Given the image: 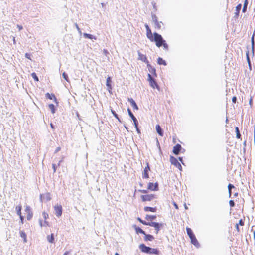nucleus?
<instances>
[{
    "mask_svg": "<svg viewBox=\"0 0 255 255\" xmlns=\"http://www.w3.org/2000/svg\"><path fill=\"white\" fill-rule=\"evenodd\" d=\"M52 168L53 169V172L55 173L56 171V166L55 164H52Z\"/></svg>",
    "mask_w": 255,
    "mask_h": 255,
    "instance_id": "nucleus-51",
    "label": "nucleus"
},
{
    "mask_svg": "<svg viewBox=\"0 0 255 255\" xmlns=\"http://www.w3.org/2000/svg\"><path fill=\"white\" fill-rule=\"evenodd\" d=\"M148 189L152 191H157L158 190V184L157 183L155 184L153 183H149L148 185Z\"/></svg>",
    "mask_w": 255,
    "mask_h": 255,
    "instance_id": "nucleus-7",
    "label": "nucleus"
},
{
    "mask_svg": "<svg viewBox=\"0 0 255 255\" xmlns=\"http://www.w3.org/2000/svg\"><path fill=\"white\" fill-rule=\"evenodd\" d=\"M254 137L255 138V125L254 127Z\"/></svg>",
    "mask_w": 255,
    "mask_h": 255,
    "instance_id": "nucleus-64",
    "label": "nucleus"
},
{
    "mask_svg": "<svg viewBox=\"0 0 255 255\" xmlns=\"http://www.w3.org/2000/svg\"><path fill=\"white\" fill-rule=\"evenodd\" d=\"M236 101H237V98H236V97H235V96H234V97H233L232 98V102H233V103H236Z\"/></svg>",
    "mask_w": 255,
    "mask_h": 255,
    "instance_id": "nucleus-54",
    "label": "nucleus"
},
{
    "mask_svg": "<svg viewBox=\"0 0 255 255\" xmlns=\"http://www.w3.org/2000/svg\"><path fill=\"white\" fill-rule=\"evenodd\" d=\"M128 111L129 116L130 117V118L132 119V120L134 119V118H135V117L134 116V115L133 114V113H132V112L131 111V110L129 108L128 109Z\"/></svg>",
    "mask_w": 255,
    "mask_h": 255,
    "instance_id": "nucleus-35",
    "label": "nucleus"
},
{
    "mask_svg": "<svg viewBox=\"0 0 255 255\" xmlns=\"http://www.w3.org/2000/svg\"><path fill=\"white\" fill-rule=\"evenodd\" d=\"M141 199L143 201H150L154 199L156 197L154 194H147L142 195L141 196Z\"/></svg>",
    "mask_w": 255,
    "mask_h": 255,
    "instance_id": "nucleus-3",
    "label": "nucleus"
},
{
    "mask_svg": "<svg viewBox=\"0 0 255 255\" xmlns=\"http://www.w3.org/2000/svg\"><path fill=\"white\" fill-rule=\"evenodd\" d=\"M248 3V0H245L244 3L243 7L242 9L243 12H245L247 11Z\"/></svg>",
    "mask_w": 255,
    "mask_h": 255,
    "instance_id": "nucleus-28",
    "label": "nucleus"
},
{
    "mask_svg": "<svg viewBox=\"0 0 255 255\" xmlns=\"http://www.w3.org/2000/svg\"><path fill=\"white\" fill-rule=\"evenodd\" d=\"M187 233L189 237V238H191L192 236H194V234H193L192 230L190 228H186Z\"/></svg>",
    "mask_w": 255,
    "mask_h": 255,
    "instance_id": "nucleus-25",
    "label": "nucleus"
},
{
    "mask_svg": "<svg viewBox=\"0 0 255 255\" xmlns=\"http://www.w3.org/2000/svg\"><path fill=\"white\" fill-rule=\"evenodd\" d=\"M173 205L175 207V208L177 209H178V206L177 205V204L175 203V202H173Z\"/></svg>",
    "mask_w": 255,
    "mask_h": 255,
    "instance_id": "nucleus-56",
    "label": "nucleus"
},
{
    "mask_svg": "<svg viewBox=\"0 0 255 255\" xmlns=\"http://www.w3.org/2000/svg\"><path fill=\"white\" fill-rule=\"evenodd\" d=\"M137 53H138V60H140L146 63H148V61L147 60L146 55L142 54L139 51H138Z\"/></svg>",
    "mask_w": 255,
    "mask_h": 255,
    "instance_id": "nucleus-9",
    "label": "nucleus"
},
{
    "mask_svg": "<svg viewBox=\"0 0 255 255\" xmlns=\"http://www.w3.org/2000/svg\"><path fill=\"white\" fill-rule=\"evenodd\" d=\"M163 24L161 21H160V22L157 21V22L154 23V26H155V28L160 29H161L162 25H163Z\"/></svg>",
    "mask_w": 255,
    "mask_h": 255,
    "instance_id": "nucleus-24",
    "label": "nucleus"
},
{
    "mask_svg": "<svg viewBox=\"0 0 255 255\" xmlns=\"http://www.w3.org/2000/svg\"><path fill=\"white\" fill-rule=\"evenodd\" d=\"M156 130L157 132L160 136H163V130L159 125H157L156 126Z\"/></svg>",
    "mask_w": 255,
    "mask_h": 255,
    "instance_id": "nucleus-16",
    "label": "nucleus"
},
{
    "mask_svg": "<svg viewBox=\"0 0 255 255\" xmlns=\"http://www.w3.org/2000/svg\"><path fill=\"white\" fill-rule=\"evenodd\" d=\"M39 224H40L41 227H42V226H43V225L42 224V220H39Z\"/></svg>",
    "mask_w": 255,
    "mask_h": 255,
    "instance_id": "nucleus-62",
    "label": "nucleus"
},
{
    "mask_svg": "<svg viewBox=\"0 0 255 255\" xmlns=\"http://www.w3.org/2000/svg\"><path fill=\"white\" fill-rule=\"evenodd\" d=\"M145 241H152L154 239V237L150 234H146L145 233Z\"/></svg>",
    "mask_w": 255,
    "mask_h": 255,
    "instance_id": "nucleus-21",
    "label": "nucleus"
},
{
    "mask_svg": "<svg viewBox=\"0 0 255 255\" xmlns=\"http://www.w3.org/2000/svg\"><path fill=\"white\" fill-rule=\"evenodd\" d=\"M46 198L47 201H49L51 200V198L50 197V194L47 193L46 195Z\"/></svg>",
    "mask_w": 255,
    "mask_h": 255,
    "instance_id": "nucleus-48",
    "label": "nucleus"
},
{
    "mask_svg": "<svg viewBox=\"0 0 255 255\" xmlns=\"http://www.w3.org/2000/svg\"><path fill=\"white\" fill-rule=\"evenodd\" d=\"M138 220L142 224L145 225H148V222H147L145 221H143L142 220V219H141V218H138Z\"/></svg>",
    "mask_w": 255,
    "mask_h": 255,
    "instance_id": "nucleus-41",
    "label": "nucleus"
},
{
    "mask_svg": "<svg viewBox=\"0 0 255 255\" xmlns=\"http://www.w3.org/2000/svg\"><path fill=\"white\" fill-rule=\"evenodd\" d=\"M31 218V216L29 214L27 217V218L28 220H30Z\"/></svg>",
    "mask_w": 255,
    "mask_h": 255,
    "instance_id": "nucleus-63",
    "label": "nucleus"
},
{
    "mask_svg": "<svg viewBox=\"0 0 255 255\" xmlns=\"http://www.w3.org/2000/svg\"><path fill=\"white\" fill-rule=\"evenodd\" d=\"M182 149V147L180 144H177L173 147V152L175 155H178Z\"/></svg>",
    "mask_w": 255,
    "mask_h": 255,
    "instance_id": "nucleus-8",
    "label": "nucleus"
},
{
    "mask_svg": "<svg viewBox=\"0 0 255 255\" xmlns=\"http://www.w3.org/2000/svg\"><path fill=\"white\" fill-rule=\"evenodd\" d=\"M149 170H150V167L149 166V164L148 163H147V166L144 168V171H143V175H142L143 178H149L148 171Z\"/></svg>",
    "mask_w": 255,
    "mask_h": 255,
    "instance_id": "nucleus-12",
    "label": "nucleus"
},
{
    "mask_svg": "<svg viewBox=\"0 0 255 255\" xmlns=\"http://www.w3.org/2000/svg\"><path fill=\"white\" fill-rule=\"evenodd\" d=\"M83 36L85 38H88V39H94V40L97 39V38L96 36H95L93 35L90 34L86 33H84L83 34Z\"/></svg>",
    "mask_w": 255,
    "mask_h": 255,
    "instance_id": "nucleus-18",
    "label": "nucleus"
},
{
    "mask_svg": "<svg viewBox=\"0 0 255 255\" xmlns=\"http://www.w3.org/2000/svg\"><path fill=\"white\" fill-rule=\"evenodd\" d=\"M162 46H163V48H164V49H165L166 50H167L168 49V45L166 43L165 41V42H163V44Z\"/></svg>",
    "mask_w": 255,
    "mask_h": 255,
    "instance_id": "nucleus-42",
    "label": "nucleus"
},
{
    "mask_svg": "<svg viewBox=\"0 0 255 255\" xmlns=\"http://www.w3.org/2000/svg\"><path fill=\"white\" fill-rule=\"evenodd\" d=\"M159 253V251L157 249L150 248V252H149V254L158 255Z\"/></svg>",
    "mask_w": 255,
    "mask_h": 255,
    "instance_id": "nucleus-22",
    "label": "nucleus"
},
{
    "mask_svg": "<svg viewBox=\"0 0 255 255\" xmlns=\"http://www.w3.org/2000/svg\"><path fill=\"white\" fill-rule=\"evenodd\" d=\"M47 239L49 243H54V234H51L50 235L47 236Z\"/></svg>",
    "mask_w": 255,
    "mask_h": 255,
    "instance_id": "nucleus-19",
    "label": "nucleus"
},
{
    "mask_svg": "<svg viewBox=\"0 0 255 255\" xmlns=\"http://www.w3.org/2000/svg\"><path fill=\"white\" fill-rule=\"evenodd\" d=\"M235 130H236V137L238 138V139H240L241 138V134L240 133V131H239V129L238 128V127H236L235 128Z\"/></svg>",
    "mask_w": 255,
    "mask_h": 255,
    "instance_id": "nucleus-31",
    "label": "nucleus"
},
{
    "mask_svg": "<svg viewBox=\"0 0 255 255\" xmlns=\"http://www.w3.org/2000/svg\"><path fill=\"white\" fill-rule=\"evenodd\" d=\"M246 56H247V59L248 62L249 63V66H250V59H249V51H248L246 53Z\"/></svg>",
    "mask_w": 255,
    "mask_h": 255,
    "instance_id": "nucleus-47",
    "label": "nucleus"
},
{
    "mask_svg": "<svg viewBox=\"0 0 255 255\" xmlns=\"http://www.w3.org/2000/svg\"><path fill=\"white\" fill-rule=\"evenodd\" d=\"M43 226H49L48 223L47 221H45Z\"/></svg>",
    "mask_w": 255,
    "mask_h": 255,
    "instance_id": "nucleus-59",
    "label": "nucleus"
},
{
    "mask_svg": "<svg viewBox=\"0 0 255 255\" xmlns=\"http://www.w3.org/2000/svg\"><path fill=\"white\" fill-rule=\"evenodd\" d=\"M147 66L150 72H151L152 74H154L155 76H156L155 69L149 64L147 65Z\"/></svg>",
    "mask_w": 255,
    "mask_h": 255,
    "instance_id": "nucleus-20",
    "label": "nucleus"
},
{
    "mask_svg": "<svg viewBox=\"0 0 255 255\" xmlns=\"http://www.w3.org/2000/svg\"><path fill=\"white\" fill-rule=\"evenodd\" d=\"M112 80L110 77H108L106 80V86L111 85Z\"/></svg>",
    "mask_w": 255,
    "mask_h": 255,
    "instance_id": "nucleus-39",
    "label": "nucleus"
},
{
    "mask_svg": "<svg viewBox=\"0 0 255 255\" xmlns=\"http://www.w3.org/2000/svg\"><path fill=\"white\" fill-rule=\"evenodd\" d=\"M49 108L51 110V112L54 114L55 112V106L53 104L49 105Z\"/></svg>",
    "mask_w": 255,
    "mask_h": 255,
    "instance_id": "nucleus-33",
    "label": "nucleus"
},
{
    "mask_svg": "<svg viewBox=\"0 0 255 255\" xmlns=\"http://www.w3.org/2000/svg\"><path fill=\"white\" fill-rule=\"evenodd\" d=\"M135 229L137 233H141L145 235V232L140 228L135 226Z\"/></svg>",
    "mask_w": 255,
    "mask_h": 255,
    "instance_id": "nucleus-27",
    "label": "nucleus"
},
{
    "mask_svg": "<svg viewBox=\"0 0 255 255\" xmlns=\"http://www.w3.org/2000/svg\"><path fill=\"white\" fill-rule=\"evenodd\" d=\"M156 218V215H147L145 217V219L147 220H155Z\"/></svg>",
    "mask_w": 255,
    "mask_h": 255,
    "instance_id": "nucleus-26",
    "label": "nucleus"
},
{
    "mask_svg": "<svg viewBox=\"0 0 255 255\" xmlns=\"http://www.w3.org/2000/svg\"><path fill=\"white\" fill-rule=\"evenodd\" d=\"M19 217H20V220L21 221V222L23 223V217L22 216H21V214H20V215H19Z\"/></svg>",
    "mask_w": 255,
    "mask_h": 255,
    "instance_id": "nucleus-58",
    "label": "nucleus"
},
{
    "mask_svg": "<svg viewBox=\"0 0 255 255\" xmlns=\"http://www.w3.org/2000/svg\"><path fill=\"white\" fill-rule=\"evenodd\" d=\"M140 192L142 193H147V190H140Z\"/></svg>",
    "mask_w": 255,
    "mask_h": 255,
    "instance_id": "nucleus-61",
    "label": "nucleus"
},
{
    "mask_svg": "<svg viewBox=\"0 0 255 255\" xmlns=\"http://www.w3.org/2000/svg\"><path fill=\"white\" fill-rule=\"evenodd\" d=\"M107 87L108 90L109 92H110L111 90H112V85H110L109 86H107Z\"/></svg>",
    "mask_w": 255,
    "mask_h": 255,
    "instance_id": "nucleus-52",
    "label": "nucleus"
},
{
    "mask_svg": "<svg viewBox=\"0 0 255 255\" xmlns=\"http://www.w3.org/2000/svg\"><path fill=\"white\" fill-rule=\"evenodd\" d=\"M132 120L133 121L135 128H137V127H138V122L137 119L136 118H134V119H132Z\"/></svg>",
    "mask_w": 255,
    "mask_h": 255,
    "instance_id": "nucleus-40",
    "label": "nucleus"
},
{
    "mask_svg": "<svg viewBox=\"0 0 255 255\" xmlns=\"http://www.w3.org/2000/svg\"><path fill=\"white\" fill-rule=\"evenodd\" d=\"M145 27L146 29V35H147V38L149 39H152V37H153V35H152L151 30L150 29L149 26L147 24H145Z\"/></svg>",
    "mask_w": 255,
    "mask_h": 255,
    "instance_id": "nucleus-11",
    "label": "nucleus"
},
{
    "mask_svg": "<svg viewBox=\"0 0 255 255\" xmlns=\"http://www.w3.org/2000/svg\"><path fill=\"white\" fill-rule=\"evenodd\" d=\"M144 210L146 212L150 211L152 212H155L156 211V208L146 206L144 208Z\"/></svg>",
    "mask_w": 255,
    "mask_h": 255,
    "instance_id": "nucleus-17",
    "label": "nucleus"
},
{
    "mask_svg": "<svg viewBox=\"0 0 255 255\" xmlns=\"http://www.w3.org/2000/svg\"><path fill=\"white\" fill-rule=\"evenodd\" d=\"M136 128V131H137V133H138V134H140V129H139L138 127H137V128Z\"/></svg>",
    "mask_w": 255,
    "mask_h": 255,
    "instance_id": "nucleus-57",
    "label": "nucleus"
},
{
    "mask_svg": "<svg viewBox=\"0 0 255 255\" xmlns=\"http://www.w3.org/2000/svg\"><path fill=\"white\" fill-rule=\"evenodd\" d=\"M191 240V242L192 244H193L195 246L198 248L200 247V244L197 240L195 235L192 236L191 238H190Z\"/></svg>",
    "mask_w": 255,
    "mask_h": 255,
    "instance_id": "nucleus-13",
    "label": "nucleus"
},
{
    "mask_svg": "<svg viewBox=\"0 0 255 255\" xmlns=\"http://www.w3.org/2000/svg\"><path fill=\"white\" fill-rule=\"evenodd\" d=\"M157 63L159 65H166V61L163 60L162 58L159 57L157 59Z\"/></svg>",
    "mask_w": 255,
    "mask_h": 255,
    "instance_id": "nucleus-23",
    "label": "nucleus"
},
{
    "mask_svg": "<svg viewBox=\"0 0 255 255\" xmlns=\"http://www.w3.org/2000/svg\"><path fill=\"white\" fill-rule=\"evenodd\" d=\"M150 40L152 42L154 41L156 43V45L158 47L162 46L163 42H165V40L163 38L162 36L156 32L153 33L152 39Z\"/></svg>",
    "mask_w": 255,
    "mask_h": 255,
    "instance_id": "nucleus-1",
    "label": "nucleus"
},
{
    "mask_svg": "<svg viewBox=\"0 0 255 255\" xmlns=\"http://www.w3.org/2000/svg\"><path fill=\"white\" fill-rule=\"evenodd\" d=\"M128 101L130 102L131 105L133 107V108L135 110H138V107L135 102V101L132 98H128Z\"/></svg>",
    "mask_w": 255,
    "mask_h": 255,
    "instance_id": "nucleus-15",
    "label": "nucleus"
},
{
    "mask_svg": "<svg viewBox=\"0 0 255 255\" xmlns=\"http://www.w3.org/2000/svg\"><path fill=\"white\" fill-rule=\"evenodd\" d=\"M229 205L231 207H233L235 206V202L233 200H230L229 201Z\"/></svg>",
    "mask_w": 255,
    "mask_h": 255,
    "instance_id": "nucleus-43",
    "label": "nucleus"
},
{
    "mask_svg": "<svg viewBox=\"0 0 255 255\" xmlns=\"http://www.w3.org/2000/svg\"><path fill=\"white\" fill-rule=\"evenodd\" d=\"M233 188H235V186L231 184H229V185L228 186V190H232V189H233Z\"/></svg>",
    "mask_w": 255,
    "mask_h": 255,
    "instance_id": "nucleus-46",
    "label": "nucleus"
},
{
    "mask_svg": "<svg viewBox=\"0 0 255 255\" xmlns=\"http://www.w3.org/2000/svg\"><path fill=\"white\" fill-rule=\"evenodd\" d=\"M25 57L27 58L30 59V55L29 54H28V53H26L25 54Z\"/></svg>",
    "mask_w": 255,
    "mask_h": 255,
    "instance_id": "nucleus-60",
    "label": "nucleus"
},
{
    "mask_svg": "<svg viewBox=\"0 0 255 255\" xmlns=\"http://www.w3.org/2000/svg\"><path fill=\"white\" fill-rule=\"evenodd\" d=\"M45 96L47 98L49 99H52L54 98L55 100H56V98L54 95H51L49 93H47L45 95Z\"/></svg>",
    "mask_w": 255,
    "mask_h": 255,
    "instance_id": "nucleus-29",
    "label": "nucleus"
},
{
    "mask_svg": "<svg viewBox=\"0 0 255 255\" xmlns=\"http://www.w3.org/2000/svg\"><path fill=\"white\" fill-rule=\"evenodd\" d=\"M148 225L154 227L156 230V234H157L158 233L159 231L160 230V226H162V224H160L159 223L155 222H148Z\"/></svg>",
    "mask_w": 255,
    "mask_h": 255,
    "instance_id": "nucleus-5",
    "label": "nucleus"
},
{
    "mask_svg": "<svg viewBox=\"0 0 255 255\" xmlns=\"http://www.w3.org/2000/svg\"><path fill=\"white\" fill-rule=\"evenodd\" d=\"M17 27L19 29V30H21L23 28L22 26L19 25H17Z\"/></svg>",
    "mask_w": 255,
    "mask_h": 255,
    "instance_id": "nucleus-55",
    "label": "nucleus"
},
{
    "mask_svg": "<svg viewBox=\"0 0 255 255\" xmlns=\"http://www.w3.org/2000/svg\"><path fill=\"white\" fill-rule=\"evenodd\" d=\"M242 8V4H239L236 7V12H235L234 17H238L239 15L240 11L241 10Z\"/></svg>",
    "mask_w": 255,
    "mask_h": 255,
    "instance_id": "nucleus-14",
    "label": "nucleus"
},
{
    "mask_svg": "<svg viewBox=\"0 0 255 255\" xmlns=\"http://www.w3.org/2000/svg\"><path fill=\"white\" fill-rule=\"evenodd\" d=\"M75 26L76 28V29H77L78 32L81 34H82V32H81V30H80V28L79 27L78 24L77 23H75Z\"/></svg>",
    "mask_w": 255,
    "mask_h": 255,
    "instance_id": "nucleus-44",
    "label": "nucleus"
},
{
    "mask_svg": "<svg viewBox=\"0 0 255 255\" xmlns=\"http://www.w3.org/2000/svg\"><path fill=\"white\" fill-rule=\"evenodd\" d=\"M21 209H22V206L21 205L16 206V210L17 214L18 215H20V214H21Z\"/></svg>",
    "mask_w": 255,
    "mask_h": 255,
    "instance_id": "nucleus-32",
    "label": "nucleus"
},
{
    "mask_svg": "<svg viewBox=\"0 0 255 255\" xmlns=\"http://www.w3.org/2000/svg\"><path fill=\"white\" fill-rule=\"evenodd\" d=\"M31 76L34 79L35 81H38L39 80L38 77H37L35 73H32L31 74Z\"/></svg>",
    "mask_w": 255,
    "mask_h": 255,
    "instance_id": "nucleus-38",
    "label": "nucleus"
},
{
    "mask_svg": "<svg viewBox=\"0 0 255 255\" xmlns=\"http://www.w3.org/2000/svg\"><path fill=\"white\" fill-rule=\"evenodd\" d=\"M150 247H147L143 244H140L139 245V249L142 252L144 253L149 254V252H150Z\"/></svg>",
    "mask_w": 255,
    "mask_h": 255,
    "instance_id": "nucleus-10",
    "label": "nucleus"
},
{
    "mask_svg": "<svg viewBox=\"0 0 255 255\" xmlns=\"http://www.w3.org/2000/svg\"><path fill=\"white\" fill-rule=\"evenodd\" d=\"M111 112H112V114L113 115V116L115 118H117V116H118V115H117V114L116 113V112L114 110H111Z\"/></svg>",
    "mask_w": 255,
    "mask_h": 255,
    "instance_id": "nucleus-49",
    "label": "nucleus"
},
{
    "mask_svg": "<svg viewBox=\"0 0 255 255\" xmlns=\"http://www.w3.org/2000/svg\"><path fill=\"white\" fill-rule=\"evenodd\" d=\"M251 43H252V52H254V34H253L252 37Z\"/></svg>",
    "mask_w": 255,
    "mask_h": 255,
    "instance_id": "nucleus-36",
    "label": "nucleus"
},
{
    "mask_svg": "<svg viewBox=\"0 0 255 255\" xmlns=\"http://www.w3.org/2000/svg\"><path fill=\"white\" fill-rule=\"evenodd\" d=\"M55 214L57 217H60L62 213V207L60 205H57L54 206Z\"/></svg>",
    "mask_w": 255,
    "mask_h": 255,
    "instance_id": "nucleus-6",
    "label": "nucleus"
},
{
    "mask_svg": "<svg viewBox=\"0 0 255 255\" xmlns=\"http://www.w3.org/2000/svg\"><path fill=\"white\" fill-rule=\"evenodd\" d=\"M20 236H21V237L23 238L24 242L25 243H26L27 242L26 234L24 232H23V231H20Z\"/></svg>",
    "mask_w": 255,
    "mask_h": 255,
    "instance_id": "nucleus-30",
    "label": "nucleus"
},
{
    "mask_svg": "<svg viewBox=\"0 0 255 255\" xmlns=\"http://www.w3.org/2000/svg\"><path fill=\"white\" fill-rule=\"evenodd\" d=\"M62 76L63 77V78L66 81H67L68 82H69V78H68V76L67 75V74L65 72H64L62 74Z\"/></svg>",
    "mask_w": 255,
    "mask_h": 255,
    "instance_id": "nucleus-37",
    "label": "nucleus"
},
{
    "mask_svg": "<svg viewBox=\"0 0 255 255\" xmlns=\"http://www.w3.org/2000/svg\"><path fill=\"white\" fill-rule=\"evenodd\" d=\"M148 80L149 82L150 85L153 88H158V86L155 81V80L152 78V76L150 74H148Z\"/></svg>",
    "mask_w": 255,
    "mask_h": 255,
    "instance_id": "nucleus-4",
    "label": "nucleus"
},
{
    "mask_svg": "<svg viewBox=\"0 0 255 255\" xmlns=\"http://www.w3.org/2000/svg\"><path fill=\"white\" fill-rule=\"evenodd\" d=\"M42 215L45 220H46L47 218H48V214L45 212H43Z\"/></svg>",
    "mask_w": 255,
    "mask_h": 255,
    "instance_id": "nucleus-45",
    "label": "nucleus"
},
{
    "mask_svg": "<svg viewBox=\"0 0 255 255\" xmlns=\"http://www.w3.org/2000/svg\"><path fill=\"white\" fill-rule=\"evenodd\" d=\"M170 160L172 164L174 165L180 170H182V166L180 163L178 161L177 159L176 158L172 156H171L170 158Z\"/></svg>",
    "mask_w": 255,
    "mask_h": 255,
    "instance_id": "nucleus-2",
    "label": "nucleus"
},
{
    "mask_svg": "<svg viewBox=\"0 0 255 255\" xmlns=\"http://www.w3.org/2000/svg\"><path fill=\"white\" fill-rule=\"evenodd\" d=\"M60 150H61V148H60V147H57V148L55 149L54 153H57L58 152H59Z\"/></svg>",
    "mask_w": 255,
    "mask_h": 255,
    "instance_id": "nucleus-53",
    "label": "nucleus"
},
{
    "mask_svg": "<svg viewBox=\"0 0 255 255\" xmlns=\"http://www.w3.org/2000/svg\"><path fill=\"white\" fill-rule=\"evenodd\" d=\"M103 53L106 56H107V55L109 54V52L106 49L103 50Z\"/></svg>",
    "mask_w": 255,
    "mask_h": 255,
    "instance_id": "nucleus-50",
    "label": "nucleus"
},
{
    "mask_svg": "<svg viewBox=\"0 0 255 255\" xmlns=\"http://www.w3.org/2000/svg\"><path fill=\"white\" fill-rule=\"evenodd\" d=\"M152 21L154 23L155 22H157L158 18L155 14L152 13Z\"/></svg>",
    "mask_w": 255,
    "mask_h": 255,
    "instance_id": "nucleus-34",
    "label": "nucleus"
}]
</instances>
